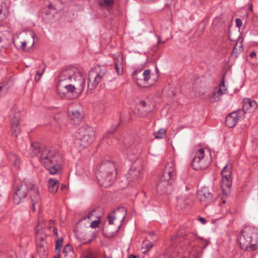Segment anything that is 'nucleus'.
Segmentation results:
<instances>
[{
	"label": "nucleus",
	"instance_id": "e2e57ef3",
	"mask_svg": "<svg viewBox=\"0 0 258 258\" xmlns=\"http://www.w3.org/2000/svg\"><path fill=\"white\" fill-rule=\"evenodd\" d=\"M194 89H195V90H197V86H196V85H195V86H194Z\"/></svg>",
	"mask_w": 258,
	"mask_h": 258
},
{
	"label": "nucleus",
	"instance_id": "ddd939ff",
	"mask_svg": "<svg viewBox=\"0 0 258 258\" xmlns=\"http://www.w3.org/2000/svg\"><path fill=\"white\" fill-rule=\"evenodd\" d=\"M143 168L142 166H135L133 165L128 171L127 178L130 181H135L139 179L143 173Z\"/></svg>",
	"mask_w": 258,
	"mask_h": 258
},
{
	"label": "nucleus",
	"instance_id": "2f4dec72",
	"mask_svg": "<svg viewBox=\"0 0 258 258\" xmlns=\"http://www.w3.org/2000/svg\"><path fill=\"white\" fill-rule=\"evenodd\" d=\"M99 224H100V220H95V221H93L91 223V225H90V227L92 228H97L99 226Z\"/></svg>",
	"mask_w": 258,
	"mask_h": 258
},
{
	"label": "nucleus",
	"instance_id": "6e6552de",
	"mask_svg": "<svg viewBox=\"0 0 258 258\" xmlns=\"http://www.w3.org/2000/svg\"><path fill=\"white\" fill-rule=\"evenodd\" d=\"M76 137L75 144L80 150L88 146L94 140L93 137L88 134L86 130H80L77 132L76 134Z\"/></svg>",
	"mask_w": 258,
	"mask_h": 258
},
{
	"label": "nucleus",
	"instance_id": "9d476101",
	"mask_svg": "<svg viewBox=\"0 0 258 258\" xmlns=\"http://www.w3.org/2000/svg\"><path fill=\"white\" fill-rule=\"evenodd\" d=\"M244 118V112L237 110L229 113L226 118L225 123L229 128L233 127L239 119Z\"/></svg>",
	"mask_w": 258,
	"mask_h": 258
},
{
	"label": "nucleus",
	"instance_id": "cd10ccee",
	"mask_svg": "<svg viewBox=\"0 0 258 258\" xmlns=\"http://www.w3.org/2000/svg\"><path fill=\"white\" fill-rule=\"evenodd\" d=\"M220 99V97H219V95H216L215 92H213L209 98V100L211 102H215Z\"/></svg>",
	"mask_w": 258,
	"mask_h": 258
},
{
	"label": "nucleus",
	"instance_id": "9b49d317",
	"mask_svg": "<svg viewBox=\"0 0 258 258\" xmlns=\"http://www.w3.org/2000/svg\"><path fill=\"white\" fill-rule=\"evenodd\" d=\"M141 72L135 71L133 73V78L135 83L140 86H146V82L150 78V70H146L144 71L143 74H141L140 77L138 75L140 74Z\"/></svg>",
	"mask_w": 258,
	"mask_h": 258
},
{
	"label": "nucleus",
	"instance_id": "bb28decb",
	"mask_svg": "<svg viewBox=\"0 0 258 258\" xmlns=\"http://www.w3.org/2000/svg\"><path fill=\"white\" fill-rule=\"evenodd\" d=\"M63 240V239L62 238H61L60 239H57L56 241V245H55V250L56 251H58V252L60 251Z\"/></svg>",
	"mask_w": 258,
	"mask_h": 258
},
{
	"label": "nucleus",
	"instance_id": "5fc2aeb1",
	"mask_svg": "<svg viewBox=\"0 0 258 258\" xmlns=\"http://www.w3.org/2000/svg\"><path fill=\"white\" fill-rule=\"evenodd\" d=\"M177 201H178V203H180V202H181V201H182V199L178 198L177 199Z\"/></svg>",
	"mask_w": 258,
	"mask_h": 258
},
{
	"label": "nucleus",
	"instance_id": "7ed1b4c3",
	"mask_svg": "<svg viewBox=\"0 0 258 258\" xmlns=\"http://www.w3.org/2000/svg\"><path fill=\"white\" fill-rule=\"evenodd\" d=\"M115 167L111 161H104L96 167V176L99 183L107 187L115 180L116 173Z\"/></svg>",
	"mask_w": 258,
	"mask_h": 258
},
{
	"label": "nucleus",
	"instance_id": "f704fd0d",
	"mask_svg": "<svg viewBox=\"0 0 258 258\" xmlns=\"http://www.w3.org/2000/svg\"><path fill=\"white\" fill-rule=\"evenodd\" d=\"M235 22H236V25L237 27L238 28H240L241 25H242V21L239 19V18H237L235 20Z\"/></svg>",
	"mask_w": 258,
	"mask_h": 258
},
{
	"label": "nucleus",
	"instance_id": "37998d69",
	"mask_svg": "<svg viewBox=\"0 0 258 258\" xmlns=\"http://www.w3.org/2000/svg\"><path fill=\"white\" fill-rule=\"evenodd\" d=\"M140 105L143 106L144 107H145L146 105V101H145L144 100L141 101L140 102Z\"/></svg>",
	"mask_w": 258,
	"mask_h": 258
},
{
	"label": "nucleus",
	"instance_id": "0e129e2a",
	"mask_svg": "<svg viewBox=\"0 0 258 258\" xmlns=\"http://www.w3.org/2000/svg\"><path fill=\"white\" fill-rule=\"evenodd\" d=\"M156 73H158V72H159V70H158V69H157V67L156 68Z\"/></svg>",
	"mask_w": 258,
	"mask_h": 258
},
{
	"label": "nucleus",
	"instance_id": "338daca9",
	"mask_svg": "<svg viewBox=\"0 0 258 258\" xmlns=\"http://www.w3.org/2000/svg\"><path fill=\"white\" fill-rule=\"evenodd\" d=\"M2 38L0 37V43L2 42Z\"/></svg>",
	"mask_w": 258,
	"mask_h": 258
},
{
	"label": "nucleus",
	"instance_id": "79ce46f5",
	"mask_svg": "<svg viewBox=\"0 0 258 258\" xmlns=\"http://www.w3.org/2000/svg\"><path fill=\"white\" fill-rule=\"evenodd\" d=\"M32 204V210L33 211H35L36 210V209H35V205H38L39 206H40V203H31Z\"/></svg>",
	"mask_w": 258,
	"mask_h": 258
},
{
	"label": "nucleus",
	"instance_id": "72a5a7b5",
	"mask_svg": "<svg viewBox=\"0 0 258 258\" xmlns=\"http://www.w3.org/2000/svg\"><path fill=\"white\" fill-rule=\"evenodd\" d=\"M84 258H96V257L92 252H89L84 256Z\"/></svg>",
	"mask_w": 258,
	"mask_h": 258
},
{
	"label": "nucleus",
	"instance_id": "864d4df0",
	"mask_svg": "<svg viewBox=\"0 0 258 258\" xmlns=\"http://www.w3.org/2000/svg\"><path fill=\"white\" fill-rule=\"evenodd\" d=\"M64 188H67V186L65 185L62 184L61 189L62 190Z\"/></svg>",
	"mask_w": 258,
	"mask_h": 258
},
{
	"label": "nucleus",
	"instance_id": "58836bf2",
	"mask_svg": "<svg viewBox=\"0 0 258 258\" xmlns=\"http://www.w3.org/2000/svg\"><path fill=\"white\" fill-rule=\"evenodd\" d=\"M26 45H27L26 41H24V42H22L21 47L23 50H24V51L26 50Z\"/></svg>",
	"mask_w": 258,
	"mask_h": 258
},
{
	"label": "nucleus",
	"instance_id": "7c9ffc66",
	"mask_svg": "<svg viewBox=\"0 0 258 258\" xmlns=\"http://www.w3.org/2000/svg\"><path fill=\"white\" fill-rule=\"evenodd\" d=\"M238 44L237 43L236 45L234 47L233 51L231 53L232 56L236 58L238 56V48H237V46Z\"/></svg>",
	"mask_w": 258,
	"mask_h": 258
},
{
	"label": "nucleus",
	"instance_id": "c03bdc74",
	"mask_svg": "<svg viewBox=\"0 0 258 258\" xmlns=\"http://www.w3.org/2000/svg\"><path fill=\"white\" fill-rule=\"evenodd\" d=\"M256 55V53L254 51H252L250 53L249 56L250 57L252 58L254 56H255Z\"/></svg>",
	"mask_w": 258,
	"mask_h": 258
},
{
	"label": "nucleus",
	"instance_id": "dca6fc26",
	"mask_svg": "<svg viewBox=\"0 0 258 258\" xmlns=\"http://www.w3.org/2000/svg\"><path fill=\"white\" fill-rule=\"evenodd\" d=\"M191 166L195 170L205 169L208 164L204 163L203 156H196L192 161Z\"/></svg>",
	"mask_w": 258,
	"mask_h": 258
},
{
	"label": "nucleus",
	"instance_id": "c85d7f7f",
	"mask_svg": "<svg viewBox=\"0 0 258 258\" xmlns=\"http://www.w3.org/2000/svg\"><path fill=\"white\" fill-rule=\"evenodd\" d=\"M117 212H121L124 213V214H123L122 219L121 220V222H122L125 218L126 210L124 207L118 208L116 210L113 211V213Z\"/></svg>",
	"mask_w": 258,
	"mask_h": 258
},
{
	"label": "nucleus",
	"instance_id": "412c9836",
	"mask_svg": "<svg viewBox=\"0 0 258 258\" xmlns=\"http://www.w3.org/2000/svg\"><path fill=\"white\" fill-rule=\"evenodd\" d=\"M123 58L122 55H119L115 63V69L118 75H122L123 73Z\"/></svg>",
	"mask_w": 258,
	"mask_h": 258
},
{
	"label": "nucleus",
	"instance_id": "f03ea898",
	"mask_svg": "<svg viewBox=\"0 0 258 258\" xmlns=\"http://www.w3.org/2000/svg\"><path fill=\"white\" fill-rule=\"evenodd\" d=\"M39 160L50 174H56L60 169L63 162L61 153L53 148L46 147L41 152Z\"/></svg>",
	"mask_w": 258,
	"mask_h": 258
},
{
	"label": "nucleus",
	"instance_id": "3c124183",
	"mask_svg": "<svg viewBox=\"0 0 258 258\" xmlns=\"http://www.w3.org/2000/svg\"><path fill=\"white\" fill-rule=\"evenodd\" d=\"M32 46H33L34 44V35H32Z\"/></svg>",
	"mask_w": 258,
	"mask_h": 258
},
{
	"label": "nucleus",
	"instance_id": "13d9d810",
	"mask_svg": "<svg viewBox=\"0 0 258 258\" xmlns=\"http://www.w3.org/2000/svg\"><path fill=\"white\" fill-rule=\"evenodd\" d=\"M54 258H60V255L58 254L57 256H55Z\"/></svg>",
	"mask_w": 258,
	"mask_h": 258
},
{
	"label": "nucleus",
	"instance_id": "a19ab883",
	"mask_svg": "<svg viewBox=\"0 0 258 258\" xmlns=\"http://www.w3.org/2000/svg\"><path fill=\"white\" fill-rule=\"evenodd\" d=\"M199 220L203 224H205L207 222L206 220L203 217H200Z\"/></svg>",
	"mask_w": 258,
	"mask_h": 258
},
{
	"label": "nucleus",
	"instance_id": "39448f33",
	"mask_svg": "<svg viewBox=\"0 0 258 258\" xmlns=\"http://www.w3.org/2000/svg\"><path fill=\"white\" fill-rule=\"evenodd\" d=\"M176 175V172L173 163H168L166 165L163 175L157 185V190L160 195H163L168 192V188L171 187V182L169 180H174Z\"/></svg>",
	"mask_w": 258,
	"mask_h": 258
},
{
	"label": "nucleus",
	"instance_id": "c756f323",
	"mask_svg": "<svg viewBox=\"0 0 258 258\" xmlns=\"http://www.w3.org/2000/svg\"><path fill=\"white\" fill-rule=\"evenodd\" d=\"M73 248L72 246L68 244L65 246L63 249V252L67 253L68 252L72 253V252Z\"/></svg>",
	"mask_w": 258,
	"mask_h": 258
},
{
	"label": "nucleus",
	"instance_id": "603ef678",
	"mask_svg": "<svg viewBox=\"0 0 258 258\" xmlns=\"http://www.w3.org/2000/svg\"><path fill=\"white\" fill-rule=\"evenodd\" d=\"M37 76H38L36 75V76L35 77V81H37V82H38L40 78H39V77H37Z\"/></svg>",
	"mask_w": 258,
	"mask_h": 258
},
{
	"label": "nucleus",
	"instance_id": "aec40b11",
	"mask_svg": "<svg viewBox=\"0 0 258 258\" xmlns=\"http://www.w3.org/2000/svg\"><path fill=\"white\" fill-rule=\"evenodd\" d=\"M226 75V73H225L221 77V82L219 84V85L218 86V88L216 91H214V92H215L216 93V95H219V97L225 94L226 91H227V88L226 87L225 85V76Z\"/></svg>",
	"mask_w": 258,
	"mask_h": 258
},
{
	"label": "nucleus",
	"instance_id": "774afa93",
	"mask_svg": "<svg viewBox=\"0 0 258 258\" xmlns=\"http://www.w3.org/2000/svg\"><path fill=\"white\" fill-rule=\"evenodd\" d=\"M31 258H34V257L33 256V255H31Z\"/></svg>",
	"mask_w": 258,
	"mask_h": 258
},
{
	"label": "nucleus",
	"instance_id": "a878e982",
	"mask_svg": "<svg viewBox=\"0 0 258 258\" xmlns=\"http://www.w3.org/2000/svg\"><path fill=\"white\" fill-rule=\"evenodd\" d=\"M166 135V130H158L154 133L155 139H162Z\"/></svg>",
	"mask_w": 258,
	"mask_h": 258
},
{
	"label": "nucleus",
	"instance_id": "f8f14e48",
	"mask_svg": "<svg viewBox=\"0 0 258 258\" xmlns=\"http://www.w3.org/2000/svg\"><path fill=\"white\" fill-rule=\"evenodd\" d=\"M106 72L105 68L100 70V72L98 73L96 76L93 78V80H91V77L93 76L94 71L92 70L89 72L88 77V87L91 89H93L95 88L99 83L100 82L101 79L105 76Z\"/></svg>",
	"mask_w": 258,
	"mask_h": 258
},
{
	"label": "nucleus",
	"instance_id": "09e8293b",
	"mask_svg": "<svg viewBox=\"0 0 258 258\" xmlns=\"http://www.w3.org/2000/svg\"><path fill=\"white\" fill-rule=\"evenodd\" d=\"M53 233H54V235H55L57 236L58 235L57 229L56 228H55L53 229Z\"/></svg>",
	"mask_w": 258,
	"mask_h": 258
},
{
	"label": "nucleus",
	"instance_id": "8fccbe9b",
	"mask_svg": "<svg viewBox=\"0 0 258 258\" xmlns=\"http://www.w3.org/2000/svg\"><path fill=\"white\" fill-rule=\"evenodd\" d=\"M205 245L204 247V248H205L206 246H207L209 244V241L207 240H205Z\"/></svg>",
	"mask_w": 258,
	"mask_h": 258
},
{
	"label": "nucleus",
	"instance_id": "ea45409f",
	"mask_svg": "<svg viewBox=\"0 0 258 258\" xmlns=\"http://www.w3.org/2000/svg\"><path fill=\"white\" fill-rule=\"evenodd\" d=\"M19 131L20 130H13V132L12 133V135L15 137H17Z\"/></svg>",
	"mask_w": 258,
	"mask_h": 258
},
{
	"label": "nucleus",
	"instance_id": "bf43d9fd",
	"mask_svg": "<svg viewBox=\"0 0 258 258\" xmlns=\"http://www.w3.org/2000/svg\"><path fill=\"white\" fill-rule=\"evenodd\" d=\"M249 10H250L251 11H252V5H250V6H249Z\"/></svg>",
	"mask_w": 258,
	"mask_h": 258
},
{
	"label": "nucleus",
	"instance_id": "2eb2a0df",
	"mask_svg": "<svg viewBox=\"0 0 258 258\" xmlns=\"http://www.w3.org/2000/svg\"><path fill=\"white\" fill-rule=\"evenodd\" d=\"M29 188L31 203H40L41 198L38 187L35 184L32 183L30 184Z\"/></svg>",
	"mask_w": 258,
	"mask_h": 258
},
{
	"label": "nucleus",
	"instance_id": "4be33fe9",
	"mask_svg": "<svg viewBox=\"0 0 258 258\" xmlns=\"http://www.w3.org/2000/svg\"><path fill=\"white\" fill-rule=\"evenodd\" d=\"M48 190L50 193H55L58 187V181L57 179L50 178L48 181Z\"/></svg>",
	"mask_w": 258,
	"mask_h": 258
},
{
	"label": "nucleus",
	"instance_id": "4d7b16f0",
	"mask_svg": "<svg viewBox=\"0 0 258 258\" xmlns=\"http://www.w3.org/2000/svg\"><path fill=\"white\" fill-rule=\"evenodd\" d=\"M91 241H92V239H90L88 241L86 242V244H89V243H91Z\"/></svg>",
	"mask_w": 258,
	"mask_h": 258
},
{
	"label": "nucleus",
	"instance_id": "f257e3e1",
	"mask_svg": "<svg viewBox=\"0 0 258 258\" xmlns=\"http://www.w3.org/2000/svg\"><path fill=\"white\" fill-rule=\"evenodd\" d=\"M84 84L85 79L81 72L74 67H66L59 76L57 92L61 97H67L69 93L78 94L83 91Z\"/></svg>",
	"mask_w": 258,
	"mask_h": 258
},
{
	"label": "nucleus",
	"instance_id": "5701e85b",
	"mask_svg": "<svg viewBox=\"0 0 258 258\" xmlns=\"http://www.w3.org/2000/svg\"><path fill=\"white\" fill-rule=\"evenodd\" d=\"M7 7L4 0H0V21L5 20L7 16Z\"/></svg>",
	"mask_w": 258,
	"mask_h": 258
},
{
	"label": "nucleus",
	"instance_id": "49530a36",
	"mask_svg": "<svg viewBox=\"0 0 258 258\" xmlns=\"http://www.w3.org/2000/svg\"><path fill=\"white\" fill-rule=\"evenodd\" d=\"M165 42V41H161V37L158 36V43H164Z\"/></svg>",
	"mask_w": 258,
	"mask_h": 258
},
{
	"label": "nucleus",
	"instance_id": "a211bd4d",
	"mask_svg": "<svg viewBox=\"0 0 258 258\" xmlns=\"http://www.w3.org/2000/svg\"><path fill=\"white\" fill-rule=\"evenodd\" d=\"M257 107L256 102L254 100H250L248 98H245L243 101L242 109H239L238 111H242L244 112V115L245 113L252 108L255 109Z\"/></svg>",
	"mask_w": 258,
	"mask_h": 258
},
{
	"label": "nucleus",
	"instance_id": "423d86ee",
	"mask_svg": "<svg viewBox=\"0 0 258 258\" xmlns=\"http://www.w3.org/2000/svg\"><path fill=\"white\" fill-rule=\"evenodd\" d=\"M30 182H21L20 184H15V194L13 196V202L15 204H19L27 196L29 190Z\"/></svg>",
	"mask_w": 258,
	"mask_h": 258
},
{
	"label": "nucleus",
	"instance_id": "052dcab7",
	"mask_svg": "<svg viewBox=\"0 0 258 258\" xmlns=\"http://www.w3.org/2000/svg\"><path fill=\"white\" fill-rule=\"evenodd\" d=\"M120 227H121V225H119V226H118V229H119L120 228ZM118 230H116V232H115V234H116V233L118 232Z\"/></svg>",
	"mask_w": 258,
	"mask_h": 258
},
{
	"label": "nucleus",
	"instance_id": "de8ad7c7",
	"mask_svg": "<svg viewBox=\"0 0 258 258\" xmlns=\"http://www.w3.org/2000/svg\"><path fill=\"white\" fill-rule=\"evenodd\" d=\"M128 258H139L138 256H136L134 254H130Z\"/></svg>",
	"mask_w": 258,
	"mask_h": 258
},
{
	"label": "nucleus",
	"instance_id": "4c0bfd02",
	"mask_svg": "<svg viewBox=\"0 0 258 258\" xmlns=\"http://www.w3.org/2000/svg\"><path fill=\"white\" fill-rule=\"evenodd\" d=\"M199 152L200 155H199L198 156H203V158H204V154L205 151H204V149H203V148L200 149L199 150Z\"/></svg>",
	"mask_w": 258,
	"mask_h": 258
},
{
	"label": "nucleus",
	"instance_id": "680f3d73",
	"mask_svg": "<svg viewBox=\"0 0 258 258\" xmlns=\"http://www.w3.org/2000/svg\"><path fill=\"white\" fill-rule=\"evenodd\" d=\"M120 124L119 123H117V125L116 126V127L114 128V129H116V127H119V125Z\"/></svg>",
	"mask_w": 258,
	"mask_h": 258
},
{
	"label": "nucleus",
	"instance_id": "473e14b6",
	"mask_svg": "<svg viewBox=\"0 0 258 258\" xmlns=\"http://www.w3.org/2000/svg\"><path fill=\"white\" fill-rule=\"evenodd\" d=\"M108 220H109V224L110 225L113 224V221L115 220V217L114 216L109 214L108 216Z\"/></svg>",
	"mask_w": 258,
	"mask_h": 258
},
{
	"label": "nucleus",
	"instance_id": "b1692460",
	"mask_svg": "<svg viewBox=\"0 0 258 258\" xmlns=\"http://www.w3.org/2000/svg\"><path fill=\"white\" fill-rule=\"evenodd\" d=\"M41 150L40 144L38 142L31 143V154L34 155H37L38 153H40Z\"/></svg>",
	"mask_w": 258,
	"mask_h": 258
},
{
	"label": "nucleus",
	"instance_id": "4468645a",
	"mask_svg": "<svg viewBox=\"0 0 258 258\" xmlns=\"http://www.w3.org/2000/svg\"><path fill=\"white\" fill-rule=\"evenodd\" d=\"M9 117L12 128L18 127L20 120V113L16 107L14 106L12 108Z\"/></svg>",
	"mask_w": 258,
	"mask_h": 258
},
{
	"label": "nucleus",
	"instance_id": "c9c22d12",
	"mask_svg": "<svg viewBox=\"0 0 258 258\" xmlns=\"http://www.w3.org/2000/svg\"><path fill=\"white\" fill-rule=\"evenodd\" d=\"M153 243L150 242V243H149L148 244H147L145 247H146V250L144 252H147L148 251H149L152 247H153Z\"/></svg>",
	"mask_w": 258,
	"mask_h": 258
},
{
	"label": "nucleus",
	"instance_id": "393cba45",
	"mask_svg": "<svg viewBox=\"0 0 258 258\" xmlns=\"http://www.w3.org/2000/svg\"><path fill=\"white\" fill-rule=\"evenodd\" d=\"M102 7L107 8L108 10L111 9L114 4L113 0H101L100 2Z\"/></svg>",
	"mask_w": 258,
	"mask_h": 258
},
{
	"label": "nucleus",
	"instance_id": "e433bc0d",
	"mask_svg": "<svg viewBox=\"0 0 258 258\" xmlns=\"http://www.w3.org/2000/svg\"><path fill=\"white\" fill-rule=\"evenodd\" d=\"M96 211L95 209H93V210L91 211L88 214L87 216V218L88 219L91 218L93 216V213Z\"/></svg>",
	"mask_w": 258,
	"mask_h": 258
},
{
	"label": "nucleus",
	"instance_id": "20e7f679",
	"mask_svg": "<svg viewBox=\"0 0 258 258\" xmlns=\"http://www.w3.org/2000/svg\"><path fill=\"white\" fill-rule=\"evenodd\" d=\"M240 247L245 250L252 251L258 247V229L245 227L237 236Z\"/></svg>",
	"mask_w": 258,
	"mask_h": 258
},
{
	"label": "nucleus",
	"instance_id": "6ab92c4d",
	"mask_svg": "<svg viewBox=\"0 0 258 258\" xmlns=\"http://www.w3.org/2000/svg\"><path fill=\"white\" fill-rule=\"evenodd\" d=\"M201 201L210 203L213 201L212 195L209 191L207 187H203L200 191Z\"/></svg>",
	"mask_w": 258,
	"mask_h": 258
},
{
	"label": "nucleus",
	"instance_id": "69168bd1",
	"mask_svg": "<svg viewBox=\"0 0 258 258\" xmlns=\"http://www.w3.org/2000/svg\"><path fill=\"white\" fill-rule=\"evenodd\" d=\"M143 192H144V196H145L146 197H147V195H146V194L144 191Z\"/></svg>",
	"mask_w": 258,
	"mask_h": 258
},
{
	"label": "nucleus",
	"instance_id": "f3484780",
	"mask_svg": "<svg viewBox=\"0 0 258 258\" xmlns=\"http://www.w3.org/2000/svg\"><path fill=\"white\" fill-rule=\"evenodd\" d=\"M71 122L73 124H78L83 118V114L78 110H72L69 113Z\"/></svg>",
	"mask_w": 258,
	"mask_h": 258
},
{
	"label": "nucleus",
	"instance_id": "0eeeda50",
	"mask_svg": "<svg viewBox=\"0 0 258 258\" xmlns=\"http://www.w3.org/2000/svg\"><path fill=\"white\" fill-rule=\"evenodd\" d=\"M230 173L231 167H228V165H226L221 171L222 180L221 183V186L223 190V194L226 196H228L230 194V188L232 185Z\"/></svg>",
	"mask_w": 258,
	"mask_h": 258
},
{
	"label": "nucleus",
	"instance_id": "1a4fd4ad",
	"mask_svg": "<svg viewBox=\"0 0 258 258\" xmlns=\"http://www.w3.org/2000/svg\"><path fill=\"white\" fill-rule=\"evenodd\" d=\"M45 235L41 233L40 234L37 231L36 232V246L37 253L40 256L45 257L47 253L46 251L47 246L44 240Z\"/></svg>",
	"mask_w": 258,
	"mask_h": 258
},
{
	"label": "nucleus",
	"instance_id": "6e6d98bb",
	"mask_svg": "<svg viewBox=\"0 0 258 258\" xmlns=\"http://www.w3.org/2000/svg\"><path fill=\"white\" fill-rule=\"evenodd\" d=\"M238 47H239V49H241L242 47V45L241 43H240Z\"/></svg>",
	"mask_w": 258,
	"mask_h": 258
},
{
	"label": "nucleus",
	"instance_id": "a18cd8bd",
	"mask_svg": "<svg viewBox=\"0 0 258 258\" xmlns=\"http://www.w3.org/2000/svg\"><path fill=\"white\" fill-rule=\"evenodd\" d=\"M44 70H45V68H44L43 69V71H42L41 73H40L39 71H37V76H38V77H39V78H40L41 76L42 75V74H43V72L44 71Z\"/></svg>",
	"mask_w": 258,
	"mask_h": 258
}]
</instances>
